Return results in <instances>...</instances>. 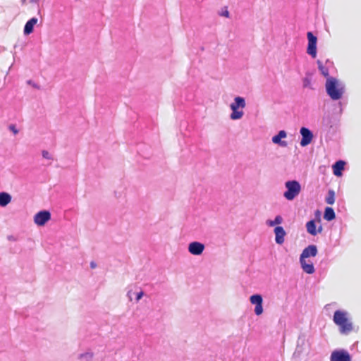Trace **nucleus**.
I'll return each instance as SVG.
<instances>
[{
    "label": "nucleus",
    "mask_w": 361,
    "mask_h": 361,
    "mask_svg": "<svg viewBox=\"0 0 361 361\" xmlns=\"http://www.w3.org/2000/svg\"><path fill=\"white\" fill-rule=\"evenodd\" d=\"M326 92L332 100L340 99L345 92L344 84L334 77L326 78Z\"/></svg>",
    "instance_id": "nucleus-1"
},
{
    "label": "nucleus",
    "mask_w": 361,
    "mask_h": 361,
    "mask_svg": "<svg viewBox=\"0 0 361 361\" xmlns=\"http://www.w3.org/2000/svg\"><path fill=\"white\" fill-rule=\"evenodd\" d=\"M286 190L283 197L289 201L293 200L301 192L300 183L296 180H288L285 183Z\"/></svg>",
    "instance_id": "nucleus-2"
},
{
    "label": "nucleus",
    "mask_w": 361,
    "mask_h": 361,
    "mask_svg": "<svg viewBox=\"0 0 361 361\" xmlns=\"http://www.w3.org/2000/svg\"><path fill=\"white\" fill-rule=\"evenodd\" d=\"M334 322L341 328V333H347L352 330V324L348 322L345 312L336 310L334 314Z\"/></svg>",
    "instance_id": "nucleus-3"
},
{
    "label": "nucleus",
    "mask_w": 361,
    "mask_h": 361,
    "mask_svg": "<svg viewBox=\"0 0 361 361\" xmlns=\"http://www.w3.org/2000/svg\"><path fill=\"white\" fill-rule=\"evenodd\" d=\"M308 44L307 48V53L312 58L317 56V38L313 35L312 32H308L307 34Z\"/></svg>",
    "instance_id": "nucleus-4"
},
{
    "label": "nucleus",
    "mask_w": 361,
    "mask_h": 361,
    "mask_svg": "<svg viewBox=\"0 0 361 361\" xmlns=\"http://www.w3.org/2000/svg\"><path fill=\"white\" fill-rule=\"evenodd\" d=\"M250 302L251 304L255 305V307L254 310L255 314L257 316L261 315L263 313V298L260 294H254L250 297Z\"/></svg>",
    "instance_id": "nucleus-5"
},
{
    "label": "nucleus",
    "mask_w": 361,
    "mask_h": 361,
    "mask_svg": "<svg viewBox=\"0 0 361 361\" xmlns=\"http://www.w3.org/2000/svg\"><path fill=\"white\" fill-rule=\"evenodd\" d=\"M330 359L331 361H351L349 353L344 349L334 350Z\"/></svg>",
    "instance_id": "nucleus-6"
},
{
    "label": "nucleus",
    "mask_w": 361,
    "mask_h": 361,
    "mask_svg": "<svg viewBox=\"0 0 361 361\" xmlns=\"http://www.w3.org/2000/svg\"><path fill=\"white\" fill-rule=\"evenodd\" d=\"M51 219V213L47 210H42L34 216V222L39 226H44Z\"/></svg>",
    "instance_id": "nucleus-7"
},
{
    "label": "nucleus",
    "mask_w": 361,
    "mask_h": 361,
    "mask_svg": "<svg viewBox=\"0 0 361 361\" xmlns=\"http://www.w3.org/2000/svg\"><path fill=\"white\" fill-rule=\"evenodd\" d=\"M300 133L302 136L300 142L302 147H305L311 143L313 139V133L309 128L306 127H302L300 130Z\"/></svg>",
    "instance_id": "nucleus-8"
},
{
    "label": "nucleus",
    "mask_w": 361,
    "mask_h": 361,
    "mask_svg": "<svg viewBox=\"0 0 361 361\" xmlns=\"http://www.w3.org/2000/svg\"><path fill=\"white\" fill-rule=\"evenodd\" d=\"M205 248L202 243L198 241H192L188 244V252L193 255H200L202 254Z\"/></svg>",
    "instance_id": "nucleus-9"
},
{
    "label": "nucleus",
    "mask_w": 361,
    "mask_h": 361,
    "mask_svg": "<svg viewBox=\"0 0 361 361\" xmlns=\"http://www.w3.org/2000/svg\"><path fill=\"white\" fill-rule=\"evenodd\" d=\"M318 253L317 247L315 245H310L302 252L299 259H306L309 257H314Z\"/></svg>",
    "instance_id": "nucleus-10"
},
{
    "label": "nucleus",
    "mask_w": 361,
    "mask_h": 361,
    "mask_svg": "<svg viewBox=\"0 0 361 361\" xmlns=\"http://www.w3.org/2000/svg\"><path fill=\"white\" fill-rule=\"evenodd\" d=\"M286 137L287 133L284 130H281L276 135L272 137L271 141L276 145L286 147L288 146V142L286 141L282 140V139L286 138Z\"/></svg>",
    "instance_id": "nucleus-11"
},
{
    "label": "nucleus",
    "mask_w": 361,
    "mask_h": 361,
    "mask_svg": "<svg viewBox=\"0 0 361 361\" xmlns=\"http://www.w3.org/2000/svg\"><path fill=\"white\" fill-rule=\"evenodd\" d=\"M300 267L304 272L308 274H312L315 271L314 264L312 262L307 259H299Z\"/></svg>",
    "instance_id": "nucleus-12"
},
{
    "label": "nucleus",
    "mask_w": 361,
    "mask_h": 361,
    "mask_svg": "<svg viewBox=\"0 0 361 361\" xmlns=\"http://www.w3.org/2000/svg\"><path fill=\"white\" fill-rule=\"evenodd\" d=\"M275 233V241L277 244L281 245L284 242V237L286 235V233L283 228L280 226H277L274 228Z\"/></svg>",
    "instance_id": "nucleus-13"
},
{
    "label": "nucleus",
    "mask_w": 361,
    "mask_h": 361,
    "mask_svg": "<svg viewBox=\"0 0 361 361\" xmlns=\"http://www.w3.org/2000/svg\"><path fill=\"white\" fill-rule=\"evenodd\" d=\"M38 19L35 17H33L28 20L23 29V33L25 35H29L33 32L35 25L37 23Z\"/></svg>",
    "instance_id": "nucleus-14"
},
{
    "label": "nucleus",
    "mask_w": 361,
    "mask_h": 361,
    "mask_svg": "<svg viewBox=\"0 0 361 361\" xmlns=\"http://www.w3.org/2000/svg\"><path fill=\"white\" fill-rule=\"evenodd\" d=\"M306 228L308 233L312 235H316L322 231V226H320L317 230L316 223L314 220H310L306 224Z\"/></svg>",
    "instance_id": "nucleus-15"
},
{
    "label": "nucleus",
    "mask_w": 361,
    "mask_h": 361,
    "mask_svg": "<svg viewBox=\"0 0 361 361\" xmlns=\"http://www.w3.org/2000/svg\"><path fill=\"white\" fill-rule=\"evenodd\" d=\"M345 164V162L343 160H338L333 164V173L336 176L340 177L342 176V172L344 170Z\"/></svg>",
    "instance_id": "nucleus-16"
},
{
    "label": "nucleus",
    "mask_w": 361,
    "mask_h": 361,
    "mask_svg": "<svg viewBox=\"0 0 361 361\" xmlns=\"http://www.w3.org/2000/svg\"><path fill=\"white\" fill-rule=\"evenodd\" d=\"M245 106L246 103L245 98L237 96L234 98L233 102L230 104V108L234 109H243L245 107Z\"/></svg>",
    "instance_id": "nucleus-17"
},
{
    "label": "nucleus",
    "mask_w": 361,
    "mask_h": 361,
    "mask_svg": "<svg viewBox=\"0 0 361 361\" xmlns=\"http://www.w3.org/2000/svg\"><path fill=\"white\" fill-rule=\"evenodd\" d=\"M11 201V196L6 192H0V206L4 207L7 206Z\"/></svg>",
    "instance_id": "nucleus-18"
},
{
    "label": "nucleus",
    "mask_w": 361,
    "mask_h": 361,
    "mask_svg": "<svg viewBox=\"0 0 361 361\" xmlns=\"http://www.w3.org/2000/svg\"><path fill=\"white\" fill-rule=\"evenodd\" d=\"M336 218L334 210L331 207H326L324 213V219L328 221H332Z\"/></svg>",
    "instance_id": "nucleus-19"
},
{
    "label": "nucleus",
    "mask_w": 361,
    "mask_h": 361,
    "mask_svg": "<svg viewBox=\"0 0 361 361\" xmlns=\"http://www.w3.org/2000/svg\"><path fill=\"white\" fill-rule=\"evenodd\" d=\"M283 221V219L282 216L280 215H277V216H276V217L274 218V220H271V219L267 220L266 224L268 226L273 227L276 225H279V224H282Z\"/></svg>",
    "instance_id": "nucleus-20"
},
{
    "label": "nucleus",
    "mask_w": 361,
    "mask_h": 361,
    "mask_svg": "<svg viewBox=\"0 0 361 361\" xmlns=\"http://www.w3.org/2000/svg\"><path fill=\"white\" fill-rule=\"evenodd\" d=\"M231 109L232 111V112L230 115L231 119L239 120L243 117V116L244 114L243 110L234 109Z\"/></svg>",
    "instance_id": "nucleus-21"
},
{
    "label": "nucleus",
    "mask_w": 361,
    "mask_h": 361,
    "mask_svg": "<svg viewBox=\"0 0 361 361\" xmlns=\"http://www.w3.org/2000/svg\"><path fill=\"white\" fill-rule=\"evenodd\" d=\"M93 353L90 351L81 353L78 355V360L80 361H91L93 358Z\"/></svg>",
    "instance_id": "nucleus-22"
},
{
    "label": "nucleus",
    "mask_w": 361,
    "mask_h": 361,
    "mask_svg": "<svg viewBox=\"0 0 361 361\" xmlns=\"http://www.w3.org/2000/svg\"><path fill=\"white\" fill-rule=\"evenodd\" d=\"M317 63L318 65V68L320 71L321 73L326 78L330 77L328 67L324 66L322 61L319 60H318Z\"/></svg>",
    "instance_id": "nucleus-23"
},
{
    "label": "nucleus",
    "mask_w": 361,
    "mask_h": 361,
    "mask_svg": "<svg viewBox=\"0 0 361 361\" xmlns=\"http://www.w3.org/2000/svg\"><path fill=\"white\" fill-rule=\"evenodd\" d=\"M325 201H326V202L328 204L332 205V204H334V202H335V192H334V191L333 190H329L328 191V195L326 197Z\"/></svg>",
    "instance_id": "nucleus-24"
},
{
    "label": "nucleus",
    "mask_w": 361,
    "mask_h": 361,
    "mask_svg": "<svg viewBox=\"0 0 361 361\" xmlns=\"http://www.w3.org/2000/svg\"><path fill=\"white\" fill-rule=\"evenodd\" d=\"M302 85L304 87L311 88V79L309 77H305L302 79Z\"/></svg>",
    "instance_id": "nucleus-25"
},
{
    "label": "nucleus",
    "mask_w": 361,
    "mask_h": 361,
    "mask_svg": "<svg viewBox=\"0 0 361 361\" xmlns=\"http://www.w3.org/2000/svg\"><path fill=\"white\" fill-rule=\"evenodd\" d=\"M39 0H20V3L23 6H25L28 4H37Z\"/></svg>",
    "instance_id": "nucleus-26"
},
{
    "label": "nucleus",
    "mask_w": 361,
    "mask_h": 361,
    "mask_svg": "<svg viewBox=\"0 0 361 361\" xmlns=\"http://www.w3.org/2000/svg\"><path fill=\"white\" fill-rule=\"evenodd\" d=\"M42 155L43 158L46 159H49V160H52L53 159L52 156L47 150H43L42 152Z\"/></svg>",
    "instance_id": "nucleus-27"
},
{
    "label": "nucleus",
    "mask_w": 361,
    "mask_h": 361,
    "mask_svg": "<svg viewBox=\"0 0 361 361\" xmlns=\"http://www.w3.org/2000/svg\"><path fill=\"white\" fill-rule=\"evenodd\" d=\"M143 295H144V292L142 290H140L138 292H136L135 293V301H136V302H138L141 300V298L143 297Z\"/></svg>",
    "instance_id": "nucleus-28"
},
{
    "label": "nucleus",
    "mask_w": 361,
    "mask_h": 361,
    "mask_svg": "<svg viewBox=\"0 0 361 361\" xmlns=\"http://www.w3.org/2000/svg\"><path fill=\"white\" fill-rule=\"evenodd\" d=\"M8 129L14 134L16 135L19 133L15 124H11L8 126Z\"/></svg>",
    "instance_id": "nucleus-29"
},
{
    "label": "nucleus",
    "mask_w": 361,
    "mask_h": 361,
    "mask_svg": "<svg viewBox=\"0 0 361 361\" xmlns=\"http://www.w3.org/2000/svg\"><path fill=\"white\" fill-rule=\"evenodd\" d=\"M133 294H135V293H134L133 291V289L129 288L128 292H127V297L128 298L129 300L130 301H132L133 300Z\"/></svg>",
    "instance_id": "nucleus-30"
},
{
    "label": "nucleus",
    "mask_w": 361,
    "mask_h": 361,
    "mask_svg": "<svg viewBox=\"0 0 361 361\" xmlns=\"http://www.w3.org/2000/svg\"><path fill=\"white\" fill-rule=\"evenodd\" d=\"M220 16L226 18L229 17V11H228L226 7H225L224 9L220 13Z\"/></svg>",
    "instance_id": "nucleus-31"
},
{
    "label": "nucleus",
    "mask_w": 361,
    "mask_h": 361,
    "mask_svg": "<svg viewBox=\"0 0 361 361\" xmlns=\"http://www.w3.org/2000/svg\"><path fill=\"white\" fill-rule=\"evenodd\" d=\"M27 83L29 85H31L32 87H34L35 88H39V87L35 83H34L32 80H28Z\"/></svg>",
    "instance_id": "nucleus-32"
},
{
    "label": "nucleus",
    "mask_w": 361,
    "mask_h": 361,
    "mask_svg": "<svg viewBox=\"0 0 361 361\" xmlns=\"http://www.w3.org/2000/svg\"><path fill=\"white\" fill-rule=\"evenodd\" d=\"M90 267H91L92 269H94V268H96V267H97V264H96V262H93V261H92V262H90Z\"/></svg>",
    "instance_id": "nucleus-33"
},
{
    "label": "nucleus",
    "mask_w": 361,
    "mask_h": 361,
    "mask_svg": "<svg viewBox=\"0 0 361 361\" xmlns=\"http://www.w3.org/2000/svg\"><path fill=\"white\" fill-rule=\"evenodd\" d=\"M331 63L329 60H326V63Z\"/></svg>",
    "instance_id": "nucleus-34"
}]
</instances>
